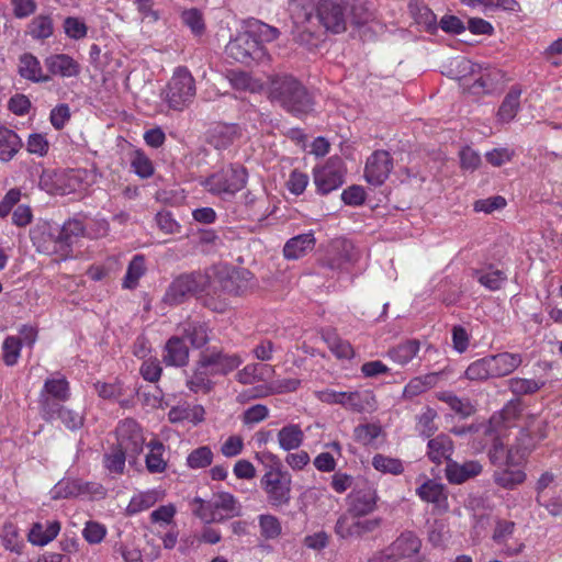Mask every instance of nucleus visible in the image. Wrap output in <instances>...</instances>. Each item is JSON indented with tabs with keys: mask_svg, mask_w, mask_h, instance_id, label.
Returning <instances> with one entry per match:
<instances>
[{
	"mask_svg": "<svg viewBox=\"0 0 562 562\" xmlns=\"http://www.w3.org/2000/svg\"><path fill=\"white\" fill-rule=\"evenodd\" d=\"M290 12L294 40L304 46H315L322 29L334 34L347 29V8L340 0H292Z\"/></svg>",
	"mask_w": 562,
	"mask_h": 562,
	"instance_id": "1",
	"label": "nucleus"
},
{
	"mask_svg": "<svg viewBox=\"0 0 562 562\" xmlns=\"http://www.w3.org/2000/svg\"><path fill=\"white\" fill-rule=\"evenodd\" d=\"M269 95L273 102L296 117L306 116L314 111L313 94L293 76L273 77L270 82Z\"/></svg>",
	"mask_w": 562,
	"mask_h": 562,
	"instance_id": "2",
	"label": "nucleus"
},
{
	"mask_svg": "<svg viewBox=\"0 0 562 562\" xmlns=\"http://www.w3.org/2000/svg\"><path fill=\"white\" fill-rule=\"evenodd\" d=\"M524 362L519 352H498L471 362L464 371V376L472 382H486L493 379L508 376Z\"/></svg>",
	"mask_w": 562,
	"mask_h": 562,
	"instance_id": "3",
	"label": "nucleus"
},
{
	"mask_svg": "<svg viewBox=\"0 0 562 562\" xmlns=\"http://www.w3.org/2000/svg\"><path fill=\"white\" fill-rule=\"evenodd\" d=\"M195 80L187 67L179 66L164 90V101L171 110L182 111L195 97Z\"/></svg>",
	"mask_w": 562,
	"mask_h": 562,
	"instance_id": "4",
	"label": "nucleus"
},
{
	"mask_svg": "<svg viewBox=\"0 0 562 562\" xmlns=\"http://www.w3.org/2000/svg\"><path fill=\"white\" fill-rule=\"evenodd\" d=\"M247 178L246 168L239 165H231L206 178L203 184L212 194L227 199L246 186Z\"/></svg>",
	"mask_w": 562,
	"mask_h": 562,
	"instance_id": "5",
	"label": "nucleus"
},
{
	"mask_svg": "<svg viewBox=\"0 0 562 562\" xmlns=\"http://www.w3.org/2000/svg\"><path fill=\"white\" fill-rule=\"evenodd\" d=\"M315 397L328 405L338 404L348 411L363 413L376 408V400L371 391L338 392L331 389L316 391Z\"/></svg>",
	"mask_w": 562,
	"mask_h": 562,
	"instance_id": "6",
	"label": "nucleus"
},
{
	"mask_svg": "<svg viewBox=\"0 0 562 562\" xmlns=\"http://www.w3.org/2000/svg\"><path fill=\"white\" fill-rule=\"evenodd\" d=\"M227 57L249 65L252 60H261L266 50L250 31L239 32L225 47Z\"/></svg>",
	"mask_w": 562,
	"mask_h": 562,
	"instance_id": "7",
	"label": "nucleus"
},
{
	"mask_svg": "<svg viewBox=\"0 0 562 562\" xmlns=\"http://www.w3.org/2000/svg\"><path fill=\"white\" fill-rule=\"evenodd\" d=\"M345 513L340 515L335 524V533L340 539H361L366 535L375 531L382 524V518H367Z\"/></svg>",
	"mask_w": 562,
	"mask_h": 562,
	"instance_id": "8",
	"label": "nucleus"
},
{
	"mask_svg": "<svg viewBox=\"0 0 562 562\" xmlns=\"http://www.w3.org/2000/svg\"><path fill=\"white\" fill-rule=\"evenodd\" d=\"M314 183L319 194H328L344 183L345 168L339 157L329 158L323 166L314 168Z\"/></svg>",
	"mask_w": 562,
	"mask_h": 562,
	"instance_id": "9",
	"label": "nucleus"
},
{
	"mask_svg": "<svg viewBox=\"0 0 562 562\" xmlns=\"http://www.w3.org/2000/svg\"><path fill=\"white\" fill-rule=\"evenodd\" d=\"M203 290V276L200 273L181 274L168 286L162 301L178 305Z\"/></svg>",
	"mask_w": 562,
	"mask_h": 562,
	"instance_id": "10",
	"label": "nucleus"
},
{
	"mask_svg": "<svg viewBox=\"0 0 562 562\" xmlns=\"http://www.w3.org/2000/svg\"><path fill=\"white\" fill-rule=\"evenodd\" d=\"M460 65L463 70H469L471 75H477L472 83L467 85L469 92L473 95L490 94L498 90L501 72L496 69L484 68L473 64L470 60L462 59Z\"/></svg>",
	"mask_w": 562,
	"mask_h": 562,
	"instance_id": "11",
	"label": "nucleus"
},
{
	"mask_svg": "<svg viewBox=\"0 0 562 562\" xmlns=\"http://www.w3.org/2000/svg\"><path fill=\"white\" fill-rule=\"evenodd\" d=\"M85 226L79 220H69L57 229V234H50L53 249L52 251L58 254L60 259L71 257L72 245L83 235Z\"/></svg>",
	"mask_w": 562,
	"mask_h": 562,
	"instance_id": "12",
	"label": "nucleus"
},
{
	"mask_svg": "<svg viewBox=\"0 0 562 562\" xmlns=\"http://www.w3.org/2000/svg\"><path fill=\"white\" fill-rule=\"evenodd\" d=\"M117 445L120 449L128 453V458H136L144 447V436L140 426L131 418L122 420L117 428Z\"/></svg>",
	"mask_w": 562,
	"mask_h": 562,
	"instance_id": "13",
	"label": "nucleus"
},
{
	"mask_svg": "<svg viewBox=\"0 0 562 562\" xmlns=\"http://www.w3.org/2000/svg\"><path fill=\"white\" fill-rule=\"evenodd\" d=\"M202 367H206L213 375H226L237 369L243 359L237 353H226L220 349H206L200 353Z\"/></svg>",
	"mask_w": 562,
	"mask_h": 562,
	"instance_id": "14",
	"label": "nucleus"
},
{
	"mask_svg": "<svg viewBox=\"0 0 562 562\" xmlns=\"http://www.w3.org/2000/svg\"><path fill=\"white\" fill-rule=\"evenodd\" d=\"M422 548V540L411 530H405L379 555H384L387 562L411 559Z\"/></svg>",
	"mask_w": 562,
	"mask_h": 562,
	"instance_id": "15",
	"label": "nucleus"
},
{
	"mask_svg": "<svg viewBox=\"0 0 562 562\" xmlns=\"http://www.w3.org/2000/svg\"><path fill=\"white\" fill-rule=\"evenodd\" d=\"M379 496L376 490L369 485L355 487L346 497L347 513L355 516H367L376 508Z\"/></svg>",
	"mask_w": 562,
	"mask_h": 562,
	"instance_id": "16",
	"label": "nucleus"
},
{
	"mask_svg": "<svg viewBox=\"0 0 562 562\" xmlns=\"http://www.w3.org/2000/svg\"><path fill=\"white\" fill-rule=\"evenodd\" d=\"M359 258L352 241L346 238H336L329 245L326 265L331 270H342L353 265Z\"/></svg>",
	"mask_w": 562,
	"mask_h": 562,
	"instance_id": "17",
	"label": "nucleus"
},
{
	"mask_svg": "<svg viewBox=\"0 0 562 562\" xmlns=\"http://www.w3.org/2000/svg\"><path fill=\"white\" fill-rule=\"evenodd\" d=\"M260 485L271 506L282 507L290 503L292 480L289 473L277 477L261 479Z\"/></svg>",
	"mask_w": 562,
	"mask_h": 562,
	"instance_id": "18",
	"label": "nucleus"
},
{
	"mask_svg": "<svg viewBox=\"0 0 562 562\" xmlns=\"http://www.w3.org/2000/svg\"><path fill=\"white\" fill-rule=\"evenodd\" d=\"M393 169V159L386 150H375L366 162L364 178L373 186H381Z\"/></svg>",
	"mask_w": 562,
	"mask_h": 562,
	"instance_id": "19",
	"label": "nucleus"
},
{
	"mask_svg": "<svg viewBox=\"0 0 562 562\" xmlns=\"http://www.w3.org/2000/svg\"><path fill=\"white\" fill-rule=\"evenodd\" d=\"M202 509H210V515L201 514V519L207 524L224 520L225 517L220 510L226 512L231 517L237 516L239 513L236 498L227 492L218 493L212 501L202 503Z\"/></svg>",
	"mask_w": 562,
	"mask_h": 562,
	"instance_id": "20",
	"label": "nucleus"
},
{
	"mask_svg": "<svg viewBox=\"0 0 562 562\" xmlns=\"http://www.w3.org/2000/svg\"><path fill=\"white\" fill-rule=\"evenodd\" d=\"M482 470L483 467L479 461L470 460L459 463L451 459L447 462L445 473L449 483L462 484L465 481L477 476Z\"/></svg>",
	"mask_w": 562,
	"mask_h": 562,
	"instance_id": "21",
	"label": "nucleus"
},
{
	"mask_svg": "<svg viewBox=\"0 0 562 562\" xmlns=\"http://www.w3.org/2000/svg\"><path fill=\"white\" fill-rule=\"evenodd\" d=\"M44 64L53 76L61 78L77 77L81 67L77 60L67 54H55L45 58Z\"/></svg>",
	"mask_w": 562,
	"mask_h": 562,
	"instance_id": "22",
	"label": "nucleus"
},
{
	"mask_svg": "<svg viewBox=\"0 0 562 562\" xmlns=\"http://www.w3.org/2000/svg\"><path fill=\"white\" fill-rule=\"evenodd\" d=\"M162 362L168 367H184L189 362V348L179 336L170 337L162 350Z\"/></svg>",
	"mask_w": 562,
	"mask_h": 562,
	"instance_id": "23",
	"label": "nucleus"
},
{
	"mask_svg": "<svg viewBox=\"0 0 562 562\" xmlns=\"http://www.w3.org/2000/svg\"><path fill=\"white\" fill-rule=\"evenodd\" d=\"M316 245L313 231L290 238L283 247V256L288 260H297L311 252Z\"/></svg>",
	"mask_w": 562,
	"mask_h": 562,
	"instance_id": "24",
	"label": "nucleus"
},
{
	"mask_svg": "<svg viewBox=\"0 0 562 562\" xmlns=\"http://www.w3.org/2000/svg\"><path fill=\"white\" fill-rule=\"evenodd\" d=\"M416 494L422 501L431 503L439 509H448V493L446 486L435 480L424 482L416 490Z\"/></svg>",
	"mask_w": 562,
	"mask_h": 562,
	"instance_id": "25",
	"label": "nucleus"
},
{
	"mask_svg": "<svg viewBox=\"0 0 562 562\" xmlns=\"http://www.w3.org/2000/svg\"><path fill=\"white\" fill-rule=\"evenodd\" d=\"M453 441L445 434H440L429 439L427 443V456L432 463L441 464L443 461L449 462L453 453Z\"/></svg>",
	"mask_w": 562,
	"mask_h": 562,
	"instance_id": "26",
	"label": "nucleus"
},
{
	"mask_svg": "<svg viewBox=\"0 0 562 562\" xmlns=\"http://www.w3.org/2000/svg\"><path fill=\"white\" fill-rule=\"evenodd\" d=\"M179 329L181 338L188 339L193 348H202L209 341V327L203 322L187 319L180 324Z\"/></svg>",
	"mask_w": 562,
	"mask_h": 562,
	"instance_id": "27",
	"label": "nucleus"
},
{
	"mask_svg": "<svg viewBox=\"0 0 562 562\" xmlns=\"http://www.w3.org/2000/svg\"><path fill=\"white\" fill-rule=\"evenodd\" d=\"M240 136L237 124H218L209 134V143L216 149H226Z\"/></svg>",
	"mask_w": 562,
	"mask_h": 562,
	"instance_id": "28",
	"label": "nucleus"
},
{
	"mask_svg": "<svg viewBox=\"0 0 562 562\" xmlns=\"http://www.w3.org/2000/svg\"><path fill=\"white\" fill-rule=\"evenodd\" d=\"M493 479L498 486L505 490H514L525 482L526 473L518 467L503 465L494 471Z\"/></svg>",
	"mask_w": 562,
	"mask_h": 562,
	"instance_id": "29",
	"label": "nucleus"
},
{
	"mask_svg": "<svg viewBox=\"0 0 562 562\" xmlns=\"http://www.w3.org/2000/svg\"><path fill=\"white\" fill-rule=\"evenodd\" d=\"M19 74L21 77L33 82H46L49 76L43 75L40 60L32 54L25 53L19 60Z\"/></svg>",
	"mask_w": 562,
	"mask_h": 562,
	"instance_id": "30",
	"label": "nucleus"
},
{
	"mask_svg": "<svg viewBox=\"0 0 562 562\" xmlns=\"http://www.w3.org/2000/svg\"><path fill=\"white\" fill-rule=\"evenodd\" d=\"M508 390L519 398L526 395H533L540 391L544 385L546 381L542 379H526L514 376L506 381Z\"/></svg>",
	"mask_w": 562,
	"mask_h": 562,
	"instance_id": "31",
	"label": "nucleus"
},
{
	"mask_svg": "<svg viewBox=\"0 0 562 562\" xmlns=\"http://www.w3.org/2000/svg\"><path fill=\"white\" fill-rule=\"evenodd\" d=\"M60 531V524L57 520L49 521L46 528L36 522L29 532V541L35 546H45L57 537Z\"/></svg>",
	"mask_w": 562,
	"mask_h": 562,
	"instance_id": "32",
	"label": "nucleus"
},
{
	"mask_svg": "<svg viewBox=\"0 0 562 562\" xmlns=\"http://www.w3.org/2000/svg\"><path fill=\"white\" fill-rule=\"evenodd\" d=\"M278 442L285 451L295 450L301 447L304 440V432L296 424H289L278 431Z\"/></svg>",
	"mask_w": 562,
	"mask_h": 562,
	"instance_id": "33",
	"label": "nucleus"
},
{
	"mask_svg": "<svg viewBox=\"0 0 562 562\" xmlns=\"http://www.w3.org/2000/svg\"><path fill=\"white\" fill-rule=\"evenodd\" d=\"M322 338L338 359H351L355 355L351 344L341 339L333 329L322 333Z\"/></svg>",
	"mask_w": 562,
	"mask_h": 562,
	"instance_id": "34",
	"label": "nucleus"
},
{
	"mask_svg": "<svg viewBox=\"0 0 562 562\" xmlns=\"http://www.w3.org/2000/svg\"><path fill=\"white\" fill-rule=\"evenodd\" d=\"M408 10L417 24L424 25L428 31L437 29L436 14L422 1L411 0Z\"/></svg>",
	"mask_w": 562,
	"mask_h": 562,
	"instance_id": "35",
	"label": "nucleus"
},
{
	"mask_svg": "<svg viewBox=\"0 0 562 562\" xmlns=\"http://www.w3.org/2000/svg\"><path fill=\"white\" fill-rule=\"evenodd\" d=\"M419 348V341L411 339L393 347L387 353L393 361L401 366H405L417 356Z\"/></svg>",
	"mask_w": 562,
	"mask_h": 562,
	"instance_id": "36",
	"label": "nucleus"
},
{
	"mask_svg": "<svg viewBox=\"0 0 562 562\" xmlns=\"http://www.w3.org/2000/svg\"><path fill=\"white\" fill-rule=\"evenodd\" d=\"M212 375L213 374L206 367H202V360L199 358L193 374L188 380L187 385L191 391L195 393H207L213 387V382L210 379Z\"/></svg>",
	"mask_w": 562,
	"mask_h": 562,
	"instance_id": "37",
	"label": "nucleus"
},
{
	"mask_svg": "<svg viewBox=\"0 0 562 562\" xmlns=\"http://www.w3.org/2000/svg\"><path fill=\"white\" fill-rule=\"evenodd\" d=\"M145 257L143 255H135L128 263L122 286L128 290L135 289L138 285L139 279L145 274Z\"/></svg>",
	"mask_w": 562,
	"mask_h": 562,
	"instance_id": "38",
	"label": "nucleus"
},
{
	"mask_svg": "<svg viewBox=\"0 0 562 562\" xmlns=\"http://www.w3.org/2000/svg\"><path fill=\"white\" fill-rule=\"evenodd\" d=\"M40 395L67 401L70 396L69 383L65 378L47 379Z\"/></svg>",
	"mask_w": 562,
	"mask_h": 562,
	"instance_id": "39",
	"label": "nucleus"
},
{
	"mask_svg": "<svg viewBox=\"0 0 562 562\" xmlns=\"http://www.w3.org/2000/svg\"><path fill=\"white\" fill-rule=\"evenodd\" d=\"M21 146L22 143L19 135L11 130L3 128L0 137V160H11Z\"/></svg>",
	"mask_w": 562,
	"mask_h": 562,
	"instance_id": "40",
	"label": "nucleus"
},
{
	"mask_svg": "<svg viewBox=\"0 0 562 562\" xmlns=\"http://www.w3.org/2000/svg\"><path fill=\"white\" fill-rule=\"evenodd\" d=\"M0 538L2 541V546L16 554L22 553V549L24 547L23 539L19 533L18 527L12 522H5L0 531Z\"/></svg>",
	"mask_w": 562,
	"mask_h": 562,
	"instance_id": "41",
	"label": "nucleus"
},
{
	"mask_svg": "<svg viewBox=\"0 0 562 562\" xmlns=\"http://www.w3.org/2000/svg\"><path fill=\"white\" fill-rule=\"evenodd\" d=\"M256 459L259 460L265 468V474L261 479H270L288 474V472L283 470L281 459L270 451L257 453Z\"/></svg>",
	"mask_w": 562,
	"mask_h": 562,
	"instance_id": "42",
	"label": "nucleus"
},
{
	"mask_svg": "<svg viewBox=\"0 0 562 562\" xmlns=\"http://www.w3.org/2000/svg\"><path fill=\"white\" fill-rule=\"evenodd\" d=\"M148 447L150 451L146 456V468L150 473H161L167 468V462L162 458L164 445L160 441H150Z\"/></svg>",
	"mask_w": 562,
	"mask_h": 562,
	"instance_id": "43",
	"label": "nucleus"
},
{
	"mask_svg": "<svg viewBox=\"0 0 562 562\" xmlns=\"http://www.w3.org/2000/svg\"><path fill=\"white\" fill-rule=\"evenodd\" d=\"M53 21L48 15H37L29 24L27 33L35 40H45L53 35Z\"/></svg>",
	"mask_w": 562,
	"mask_h": 562,
	"instance_id": "44",
	"label": "nucleus"
},
{
	"mask_svg": "<svg viewBox=\"0 0 562 562\" xmlns=\"http://www.w3.org/2000/svg\"><path fill=\"white\" fill-rule=\"evenodd\" d=\"M520 91L512 90L503 100L497 115L502 122H509L513 120L519 109Z\"/></svg>",
	"mask_w": 562,
	"mask_h": 562,
	"instance_id": "45",
	"label": "nucleus"
},
{
	"mask_svg": "<svg viewBox=\"0 0 562 562\" xmlns=\"http://www.w3.org/2000/svg\"><path fill=\"white\" fill-rule=\"evenodd\" d=\"M372 465L381 473H389L393 475L402 474L404 471L403 463L400 459L386 457L380 453L373 457Z\"/></svg>",
	"mask_w": 562,
	"mask_h": 562,
	"instance_id": "46",
	"label": "nucleus"
},
{
	"mask_svg": "<svg viewBox=\"0 0 562 562\" xmlns=\"http://www.w3.org/2000/svg\"><path fill=\"white\" fill-rule=\"evenodd\" d=\"M260 535L267 539H277L282 532V526L278 517L270 514H262L258 517Z\"/></svg>",
	"mask_w": 562,
	"mask_h": 562,
	"instance_id": "47",
	"label": "nucleus"
},
{
	"mask_svg": "<svg viewBox=\"0 0 562 562\" xmlns=\"http://www.w3.org/2000/svg\"><path fill=\"white\" fill-rule=\"evenodd\" d=\"M436 417L437 412L431 407H426L425 411L417 416L416 428L419 435L429 438L437 431L438 426L435 423Z\"/></svg>",
	"mask_w": 562,
	"mask_h": 562,
	"instance_id": "48",
	"label": "nucleus"
},
{
	"mask_svg": "<svg viewBox=\"0 0 562 562\" xmlns=\"http://www.w3.org/2000/svg\"><path fill=\"white\" fill-rule=\"evenodd\" d=\"M22 348V341L19 337L8 336L2 344V359L8 367L18 363Z\"/></svg>",
	"mask_w": 562,
	"mask_h": 562,
	"instance_id": "49",
	"label": "nucleus"
},
{
	"mask_svg": "<svg viewBox=\"0 0 562 562\" xmlns=\"http://www.w3.org/2000/svg\"><path fill=\"white\" fill-rule=\"evenodd\" d=\"M182 23L190 29L194 36H201L205 31L203 14L200 10L192 8L184 10L181 14Z\"/></svg>",
	"mask_w": 562,
	"mask_h": 562,
	"instance_id": "50",
	"label": "nucleus"
},
{
	"mask_svg": "<svg viewBox=\"0 0 562 562\" xmlns=\"http://www.w3.org/2000/svg\"><path fill=\"white\" fill-rule=\"evenodd\" d=\"M213 452L209 446H202L191 451L187 458V464L191 469H202L211 465Z\"/></svg>",
	"mask_w": 562,
	"mask_h": 562,
	"instance_id": "51",
	"label": "nucleus"
},
{
	"mask_svg": "<svg viewBox=\"0 0 562 562\" xmlns=\"http://www.w3.org/2000/svg\"><path fill=\"white\" fill-rule=\"evenodd\" d=\"M126 458H128V453L115 446L110 453L104 456V467L111 473L122 474L124 472Z\"/></svg>",
	"mask_w": 562,
	"mask_h": 562,
	"instance_id": "52",
	"label": "nucleus"
},
{
	"mask_svg": "<svg viewBox=\"0 0 562 562\" xmlns=\"http://www.w3.org/2000/svg\"><path fill=\"white\" fill-rule=\"evenodd\" d=\"M506 279L505 272L498 269L477 272V281L491 291L499 290Z\"/></svg>",
	"mask_w": 562,
	"mask_h": 562,
	"instance_id": "53",
	"label": "nucleus"
},
{
	"mask_svg": "<svg viewBox=\"0 0 562 562\" xmlns=\"http://www.w3.org/2000/svg\"><path fill=\"white\" fill-rule=\"evenodd\" d=\"M131 166L134 172L143 179L149 178L154 173L151 160L140 150L134 151L131 159Z\"/></svg>",
	"mask_w": 562,
	"mask_h": 562,
	"instance_id": "54",
	"label": "nucleus"
},
{
	"mask_svg": "<svg viewBox=\"0 0 562 562\" xmlns=\"http://www.w3.org/2000/svg\"><path fill=\"white\" fill-rule=\"evenodd\" d=\"M77 479H64L59 481L52 490L54 499L78 497Z\"/></svg>",
	"mask_w": 562,
	"mask_h": 562,
	"instance_id": "55",
	"label": "nucleus"
},
{
	"mask_svg": "<svg viewBox=\"0 0 562 562\" xmlns=\"http://www.w3.org/2000/svg\"><path fill=\"white\" fill-rule=\"evenodd\" d=\"M156 501V495L153 492L135 495L127 505V513L130 515H135L137 513L144 512L154 506Z\"/></svg>",
	"mask_w": 562,
	"mask_h": 562,
	"instance_id": "56",
	"label": "nucleus"
},
{
	"mask_svg": "<svg viewBox=\"0 0 562 562\" xmlns=\"http://www.w3.org/2000/svg\"><path fill=\"white\" fill-rule=\"evenodd\" d=\"M78 488V497H87L90 499H101L106 495L105 488L102 484L97 482H86L81 479H77Z\"/></svg>",
	"mask_w": 562,
	"mask_h": 562,
	"instance_id": "57",
	"label": "nucleus"
},
{
	"mask_svg": "<svg viewBox=\"0 0 562 562\" xmlns=\"http://www.w3.org/2000/svg\"><path fill=\"white\" fill-rule=\"evenodd\" d=\"M515 526L514 521L504 519L497 520L492 535L493 541L499 546H506L507 541L514 535Z\"/></svg>",
	"mask_w": 562,
	"mask_h": 562,
	"instance_id": "58",
	"label": "nucleus"
},
{
	"mask_svg": "<svg viewBox=\"0 0 562 562\" xmlns=\"http://www.w3.org/2000/svg\"><path fill=\"white\" fill-rule=\"evenodd\" d=\"M63 400L48 398L40 395V409L42 417L47 422H53L56 419V415L60 412L61 407H64Z\"/></svg>",
	"mask_w": 562,
	"mask_h": 562,
	"instance_id": "59",
	"label": "nucleus"
},
{
	"mask_svg": "<svg viewBox=\"0 0 562 562\" xmlns=\"http://www.w3.org/2000/svg\"><path fill=\"white\" fill-rule=\"evenodd\" d=\"M64 31L72 40H81L87 36L88 27L78 18L68 16L64 21Z\"/></svg>",
	"mask_w": 562,
	"mask_h": 562,
	"instance_id": "60",
	"label": "nucleus"
},
{
	"mask_svg": "<svg viewBox=\"0 0 562 562\" xmlns=\"http://www.w3.org/2000/svg\"><path fill=\"white\" fill-rule=\"evenodd\" d=\"M155 221L159 229L165 234H177L180 232V224L173 218L169 211L158 212L155 216Z\"/></svg>",
	"mask_w": 562,
	"mask_h": 562,
	"instance_id": "61",
	"label": "nucleus"
},
{
	"mask_svg": "<svg viewBox=\"0 0 562 562\" xmlns=\"http://www.w3.org/2000/svg\"><path fill=\"white\" fill-rule=\"evenodd\" d=\"M162 368L156 358L144 361L140 366L139 373L144 380L148 382H157L161 376Z\"/></svg>",
	"mask_w": 562,
	"mask_h": 562,
	"instance_id": "62",
	"label": "nucleus"
},
{
	"mask_svg": "<svg viewBox=\"0 0 562 562\" xmlns=\"http://www.w3.org/2000/svg\"><path fill=\"white\" fill-rule=\"evenodd\" d=\"M380 434L381 427L374 424L360 425L355 429L356 439L364 445L373 442Z\"/></svg>",
	"mask_w": 562,
	"mask_h": 562,
	"instance_id": "63",
	"label": "nucleus"
},
{
	"mask_svg": "<svg viewBox=\"0 0 562 562\" xmlns=\"http://www.w3.org/2000/svg\"><path fill=\"white\" fill-rule=\"evenodd\" d=\"M56 419H59L70 430L79 429L83 425L82 415L65 406L56 415Z\"/></svg>",
	"mask_w": 562,
	"mask_h": 562,
	"instance_id": "64",
	"label": "nucleus"
}]
</instances>
